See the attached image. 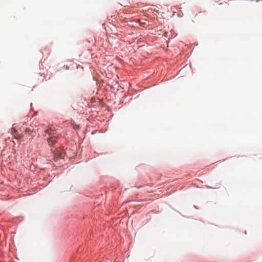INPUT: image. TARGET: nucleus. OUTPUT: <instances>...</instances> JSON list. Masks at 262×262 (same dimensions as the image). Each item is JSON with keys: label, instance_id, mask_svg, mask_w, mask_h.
I'll return each instance as SVG.
<instances>
[{"label": "nucleus", "instance_id": "nucleus-1", "mask_svg": "<svg viewBox=\"0 0 262 262\" xmlns=\"http://www.w3.org/2000/svg\"><path fill=\"white\" fill-rule=\"evenodd\" d=\"M46 133L48 134L50 137L48 138V142L49 145H52L54 144L56 141L57 139V137L55 136H54L53 132L51 129H47L46 130Z\"/></svg>", "mask_w": 262, "mask_h": 262}]
</instances>
